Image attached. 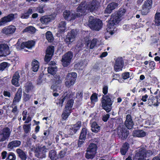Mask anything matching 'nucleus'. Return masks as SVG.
Segmentation results:
<instances>
[{"mask_svg":"<svg viewBox=\"0 0 160 160\" xmlns=\"http://www.w3.org/2000/svg\"><path fill=\"white\" fill-rule=\"evenodd\" d=\"M21 42L20 40H18L16 44L17 48L20 50V49H23L24 48H26V42H22L21 44H20Z\"/></svg>","mask_w":160,"mask_h":160,"instance_id":"nucleus-41","label":"nucleus"},{"mask_svg":"<svg viewBox=\"0 0 160 160\" xmlns=\"http://www.w3.org/2000/svg\"><path fill=\"white\" fill-rule=\"evenodd\" d=\"M31 97V95L29 94H25L23 96V100L24 101L26 102L29 100Z\"/></svg>","mask_w":160,"mask_h":160,"instance_id":"nucleus-55","label":"nucleus"},{"mask_svg":"<svg viewBox=\"0 0 160 160\" xmlns=\"http://www.w3.org/2000/svg\"><path fill=\"white\" fill-rule=\"evenodd\" d=\"M9 47L5 44H0V53L8 52Z\"/></svg>","mask_w":160,"mask_h":160,"instance_id":"nucleus-28","label":"nucleus"},{"mask_svg":"<svg viewBox=\"0 0 160 160\" xmlns=\"http://www.w3.org/2000/svg\"><path fill=\"white\" fill-rule=\"evenodd\" d=\"M82 93L81 92H78L76 94V98L78 99H82Z\"/></svg>","mask_w":160,"mask_h":160,"instance_id":"nucleus-62","label":"nucleus"},{"mask_svg":"<svg viewBox=\"0 0 160 160\" xmlns=\"http://www.w3.org/2000/svg\"><path fill=\"white\" fill-rule=\"evenodd\" d=\"M26 48L30 49L32 48L35 45V42L33 41H28L26 42Z\"/></svg>","mask_w":160,"mask_h":160,"instance_id":"nucleus-43","label":"nucleus"},{"mask_svg":"<svg viewBox=\"0 0 160 160\" xmlns=\"http://www.w3.org/2000/svg\"><path fill=\"white\" fill-rule=\"evenodd\" d=\"M77 77V74L76 72H72L68 73L66 77V78L68 80H73V81L75 82L76 78Z\"/></svg>","mask_w":160,"mask_h":160,"instance_id":"nucleus-26","label":"nucleus"},{"mask_svg":"<svg viewBox=\"0 0 160 160\" xmlns=\"http://www.w3.org/2000/svg\"><path fill=\"white\" fill-rule=\"evenodd\" d=\"M28 112L26 110L23 111L22 113V115L23 116L22 120L25 121L27 117V114Z\"/></svg>","mask_w":160,"mask_h":160,"instance_id":"nucleus-57","label":"nucleus"},{"mask_svg":"<svg viewBox=\"0 0 160 160\" xmlns=\"http://www.w3.org/2000/svg\"><path fill=\"white\" fill-rule=\"evenodd\" d=\"M81 126V122L78 121L75 124L67 126L66 129H67L68 133L70 135H72L79 129Z\"/></svg>","mask_w":160,"mask_h":160,"instance_id":"nucleus-7","label":"nucleus"},{"mask_svg":"<svg viewBox=\"0 0 160 160\" xmlns=\"http://www.w3.org/2000/svg\"><path fill=\"white\" fill-rule=\"evenodd\" d=\"M126 11L124 8L121 9L117 14L111 16L107 25L106 34H110L111 35L114 33L116 26L121 20L122 16L124 14Z\"/></svg>","mask_w":160,"mask_h":160,"instance_id":"nucleus-1","label":"nucleus"},{"mask_svg":"<svg viewBox=\"0 0 160 160\" xmlns=\"http://www.w3.org/2000/svg\"><path fill=\"white\" fill-rule=\"evenodd\" d=\"M85 66V65L84 64L83 62H82L80 63H78L74 66L75 68H78V69H83Z\"/></svg>","mask_w":160,"mask_h":160,"instance_id":"nucleus-44","label":"nucleus"},{"mask_svg":"<svg viewBox=\"0 0 160 160\" xmlns=\"http://www.w3.org/2000/svg\"><path fill=\"white\" fill-rule=\"evenodd\" d=\"M125 125L126 127L129 129H131L133 127L134 123L130 115L128 114L126 116Z\"/></svg>","mask_w":160,"mask_h":160,"instance_id":"nucleus-18","label":"nucleus"},{"mask_svg":"<svg viewBox=\"0 0 160 160\" xmlns=\"http://www.w3.org/2000/svg\"><path fill=\"white\" fill-rule=\"evenodd\" d=\"M109 117V115L108 114L104 115L103 116L102 120L106 122L107 121Z\"/></svg>","mask_w":160,"mask_h":160,"instance_id":"nucleus-63","label":"nucleus"},{"mask_svg":"<svg viewBox=\"0 0 160 160\" xmlns=\"http://www.w3.org/2000/svg\"><path fill=\"white\" fill-rule=\"evenodd\" d=\"M75 83V82L73 81V80H68L66 78V81L65 82V85L68 87H70L71 86L73 85Z\"/></svg>","mask_w":160,"mask_h":160,"instance_id":"nucleus-45","label":"nucleus"},{"mask_svg":"<svg viewBox=\"0 0 160 160\" xmlns=\"http://www.w3.org/2000/svg\"><path fill=\"white\" fill-rule=\"evenodd\" d=\"M118 133L119 137L122 139H126L128 134V132L126 128L121 127L118 128Z\"/></svg>","mask_w":160,"mask_h":160,"instance_id":"nucleus-15","label":"nucleus"},{"mask_svg":"<svg viewBox=\"0 0 160 160\" xmlns=\"http://www.w3.org/2000/svg\"><path fill=\"white\" fill-rule=\"evenodd\" d=\"M98 2L96 0H93L87 5L84 3H81L77 8V16H82L85 12H92L96 10L98 7Z\"/></svg>","mask_w":160,"mask_h":160,"instance_id":"nucleus-2","label":"nucleus"},{"mask_svg":"<svg viewBox=\"0 0 160 160\" xmlns=\"http://www.w3.org/2000/svg\"><path fill=\"white\" fill-rule=\"evenodd\" d=\"M88 25L92 30L99 31L102 28V22L99 19L94 18L92 17H90Z\"/></svg>","mask_w":160,"mask_h":160,"instance_id":"nucleus-3","label":"nucleus"},{"mask_svg":"<svg viewBox=\"0 0 160 160\" xmlns=\"http://www.w3.org/2000/svg\"><path fill=\"white\" fill-rule=\"evenodd\" d=\"M21 142L19 140H14L9 142L7 148L9 151H10L14 148H16L19 146Z\"/></svg>","mask_w":160,"mask_h":160,"instance_id":"nucleus-19","label":"nucleus"},{"mask_svg":"<svg viewBox=\"0 0 160 160\" xmlns=\"http://www.w3.org/2000/svg\"><path fill=\"white\" fill-rule=\"evenodd\" d=\"M154 22L156 26L160 25V13L157 12L154 16Z\"/></svg>","mask_w":160,"mask_h":160,"instance_id":"nucleus-34","label":"nucleus"},{"mask_svg":"<svg viewBox=\"0 0 160 160\" xmlns=\"http://www.w3.org/2000/svg\"><path fill=\"white\" fill-rule=\"evenodd\" d=\"M56 16V15L55 14L44 16L41 18L40 21L42 24L46 25L52 20L54 19Z\"/></svg>","mask_w":160,"mask_h":160,"instance_id":"nucleus-16","label":"nucleus"},{"mask_svg":"<svg viewBox=\"0 0 160 160\" xmlns=\"http://www.w3.org/2000/svg\"><path fill=\"white\" fill-rule=\"evenodd\" d=\"M123 66V62L122 58H118L116 59L114 67L115 71L118 72L122 70Z\"/></svg>","mask_w":160,"mask_h":160,"instance_id":"nucleus-14","label":"nucleus"},{"mask_svg":"<svg viewBox=\"0 0 160 160\" xmlns=\"http://www.w3.org/2000/svg\"><path fill=\"white\" fill-rule=\"evenodd\" d=\"M90 99L92 103L97 102L98 101L97 94L95 93H93L90 97Z\"/></svg>","mask_w":160,"mask_h":160,"instance_id":"nucleus-46","label":"nucleus"},{"mask_svg":"<svg viewBox=\"0 0 160 160\" xmlns=\"http://www.w3.org/2000/svg\"><path fill=\"white\" fill-rule=\"evenodd\" d=\"M44 82L43 80V78H42V76L40 75L37 80V84L38 85H42L43 84Z\"/></svg>","mask_w":160,"mask_h":160,"instance_id":"nucleus-50","label":"nucleus"},{"mask_svg":"<svg viewBox=\"0 0 160 160\" xmlns=\"http://www.w3.org/2000/svg\"><path fill=\"white\" fill-rule=\"evenodd\" d=\"M73 53L71 51H69L63 56L62 62L64 67H67L70 63L73 58Z\"/></svg>","mask_w":160,"mask_h":160,"instance_id":"nucleus-6","label":"nucleus"},{"mask_svg":"<svg viewBox=\"0 0 160 160\" xmlns=\"http://www.w3.org/2000/svg\"><path fill=\"white\" fill-rule=\"evenodd\" d=\"M118 6V4L117 3L112 2L109 4L105 10L104 13H110L112 10L115 9Z\"/></svg>","mask_w":160,"mask_h":160,"instance_id":"nucleus-21","label":"nucleus"},{"mask_svg":"<svg viewBox=\"0 0 160 160\" xmlns=\"http://www.w3.org/2000/svg\"><path fill=\"white\" fill-rule=\"evenodd\" d=\"M97 42V39H94L92 41H88L87 45L90 49H93L95 46Z\"/></svg>","mask_w":160,"mask_h":160,"instance_id":"nucleus-38","label":"nucleus"},{"mask_svg":"<svg viewBox=\"0 0 160 160\" xmlns=\"http://www.w3.org/2000/svg\"><path fill=\"white\" fill-rule=\"evenodd\" d=\"M152 5V0H147L142 6L141 12L143 15H146L149 12Z\"/></svg>","mask_w":160,"mask_h":160,"instance_id":"nucleus-9","label":"nucleus"},{"mask_svg":"<svg viewBox=\"0 0 160 160\" xmlns=\"http://www.w3.org/2000/svg\"><path fill=\"white\" fill-rule=\"evenodd\" d=\"M58 27V32L59 33H61L64 32L66 28L65 22L64 21L61 22L59 23Z\"/></svg>","mask_w":160,"mask_h":160,"instance_id":"nucleus-29","label":"nucleus"},{"mask_svg":"<svg viewBox=\"0 0 160 160\" xmlns=\"http://www.w3.org/2000/svg\"><path fill=\"white\" fill-rule=\"evenodd\" d=\"M83 45L80 43L79 44V45H78L76 46L75 49L78 51H79L81 49Z\"/></svg>","mask_w":160,"mask_h":160,"instance_id":"nucleus-59","label":"nucleus"},{"mask_svg":"<svg viewBox=\"0 0 160 160\" xmlns=\"http://www.w3.org/2000/svg\"><path fill=\"white\" fill-rule=\"evenodd\" d=\"M55 64L54 62H50V64L52 65L48 67V73H50L52 75H53L56 73L57 69Z\"/></svg>","mask_w":160,"mask_h":160,"instance_id":"nucleus-23","label":"nucleus"},{"mask_svg":"<svg viewBox=\"0 0 160 160\" xmlns=\"http://www.w3.org/2000/svg\"><path fill=\"white\" fill-rule=\"evenodd\" d=\"M91 129L92 132H98L100 130V127L95 122H93L91 124Z\"/></svg>","mask_w":160,"mask_h":160,"instance_id":"nucleus-32","label":"nucleus"},{"mask_svg":"<svg viewBox=\"0 0 160 160\" xmlns=\"http://www.w3.org/2000/svg\"><path fill=\"white\" fill-rule=\"evenodd\" d=\"M73 103V100H70L68 101L66 105L65 109L70 111L72 107Z\"/></svg>","mask_w":160,"mask_h":160,"instance_id":"nucleus-37","label":"nucleus"},{"mask_svg":"<svg viewBox=\"0 0 160 160\" xmlns=\"http://www.w3.org/2000/svg\"><path fill=\"white\" fill-rule=\"evenodd\" d=\"M49 157L52 160H56L58 158V156L56 154V152L54 150H51L49 153Z\"/></svg>","mask_w":160,"mask_h":160,"instance_id":"nucleus-39","label":"nucleus"},{"mask_svg":"<svg viewBox=\"0 0 160 160\" xmlns=\"http://www.w3.org/2000/svg\"><path fill=\"white\" fill-rule=\"evenodd\" d=\"M32 70L34 72H37L39 67V62L37 60H34L32 62Z\"/></svg>","mask_w":160,"mask_h":160,"instance_id":"nucleus-31","label":"nucleus"},{"mask_svg":"<svg viewBox=\"0 0 160 160\" xmlns=\"http://www.w3.org/2000/svg\"><path fill=\"white\" fill-rule=\"evenodd\" d=\"M14 18V15L10 14L7 16L4 17L0 20V27L4 25L8 22H10Z\"/></svg>","mask_w":160,"mask_h":160,"instance_id":"nucleus-17","label":"nucleus"},{"mask_svg":"<svg viewBox=\"0 0 160 160\" xmlns=\"http://www.w3.org/2000/svg\"><path fill=\"white\" fill-rule=\"evenodd\" d=\"M76 35V32L74 30L68 32L65 39L66 43L68 45L71 44L75 40Z\"/></svg>","mask_w":160,"mask_h":160,"instance_id":"nucleus-10","label":"nucleus"},{"mask_svg":"<svg viewBox=\"0 0 160 160\" xmlns=\"http://www.w3.org/2000/svg\"><path fill=\"white\" fill-rule=\"evenodd\" d=\"M65 152L64 151H61L60 152L58 153V158H61L64 157V155H65Z\"/></svg>","mask_w":160,"mask_h":160,"instance_id":"nucleus-58","label":"nucleus"},{"mask_svg":"<svg viewBox=\"0 0 160 160\" xmlns=\"http://www.w3.org/2000/svg\"><path fill=\"white\" fill-rule=\"evenodd\" d=\"M11 130L8 128H4L0 133V142L8 139L10 136Z\"/></svg>","mask_w":160,"mask_h":160,"instance_id":"nucleus-8","label":"nucleus"},{"mask_svg":"<svg viewBox=\"0 0 160 160\" xmlns=\"http://www.w3.org/2000/svg\"><path fill=\"white\" fill-rule=\"evenodd\" d=\"M16 151L18 154L19 157L22 160H26L27 158V156L25 153L23 152L21 149L18 148L16 149Z\"/></svg>","mask_w":160,"mask_h":160,"instance_id":"nucleus-30","label":"nucleus"},{"mask_svg":"<svg viewBox=\"0 0 160 160\" xmlns=\"http://www.w3.org/2000/svg\"><path fill=\"white\" fill-rule=\"evenodd\" d=\"M97 147L94 143H91L89 145L86 154V157L87 159H91L93 158L96 153Z\"/></svg>","mask_w":160,"mask_h":160,"instance_id":"nucleus-5","label":"nucleus"},{"mask_svg":"<svg viewBox=\"0 0 160 160\" xmlns=\"http://www.w3.org/2000/svg\"><path fill=\"white\" fill-rule=\"evenodd\" d=\"M46 37L47 39L49 42H52L54 39V38L52 32L50 31H48L46 33Z\"/></svg>","mask_w":160,"mask_h":160,"instance_id":"nucleus-36","label":"nucleus"},{"mask_svg":"<svg viewBox=\"0 0 160 160\" xmlns=\"http://www.w3.org/2000/svg\"><path fill=\"white\" fill-rule=\"evenodd\" d=\"M112 103L110 96L106 95L103 96L102 98V104L103 108L107 112H109L111 110V106Z\"/></svg>","mask_w":160,"mask_h":160,"instance_id":"nucleus-4","label":"nucleus"},{"mask_svg":"<svg viewBox=\"0 0 160 160\" xmlns=\"http://www.w3.org/2000/svg\"><path fill=\"white\" fill-rule=\"evenodd\" d=\"M70 112V111H68L67 110H65L63 113L62 114V117L64 120H66L69 116Z\"/></svg>","mask_w":160,"mask_h":160,"instance_id":"nucleus-49","label":"nucleus"},{"mask_svg":"<svg viewBox=\"0 0 160 160\" xmlns=\"http://www.w3.org/2000/svg\"><path fill=\"white\" fill-rule=\"evenodd\" d=\"M122 78L124 79H126L129 77V73L128 72H126L122 74Z\"/></svg>","mask_w":160,"mask_h":160,"instance_id":"nucleus-56","label":"nucleus"},{"mask_svg":"<svg viewBox=\"0 0 160 160\" xmlns=\"http://www.w3.org/2000/svg\"><path fill=\"white\" fill-rule=\"evenodd\" d=\"M148 97V95L147 94H145V95L142 96L141 100L143 102H145L147 101Z\"/></svg>","mask_w":160,"mask_h":160,"instance_id":"nucleus-61","label":"nucleus"},{"mask_svg":"<svg viewBox=\"0 0 160 160\" xmlns=\"http://www.w3.org/2000/svg\"><path fill=\"white\" fill-rule=\"evenodd\" d=\"M16 30L15 26L11 25L3 28L2 30V32L5 35H9L14 33Z\"/></svg>","mask_w":160,"mask_h":160,"instance_id":"nucleus-12","label":"nucleus"},{"mask_svg":"<svg viewBox=\"0 0 160 160\" xmlns=\"http://www.w3.org/2000/svg\"><path fill=\"white\" fill-rule=\"evenodd\" d=\"M33 89V86L31 83H27L25 87V91L27 92H28L31 91Z\"/></svg>","mask_w":160,"mask_h":160,"instance_id":"nucleus-42","label":"nucleus"},{"mask_svg":"<svg viewBox=\"0 0 160 160\" xmlns=\"http://www.w3.org/2000/svg\"><path fill=\"white\" fill-rule=\"evenodd\" d=\"M8 63L6 62H3L0 64V70L2 71L8 66Z\"/></svg>","mask_w":160,"mask_h":160,"instance_id":"nucleus-54","label":"nucleus"},{"mask_svg":"<svg viewBox=\"0 0 160 160\" xmlns=\"http://www.w3.org/2000/svg\"><path fill=\"white\" fill-rule=\"evenodd\" d=\"M133 136L138 137H143L146 135V133L142 130H135L133 131Z\"/></svg>","mask_w":160,"mask_h":160,"instance_id":"nucleus-27","label":"nucleus"},{"mask_svg":"<svg viewBox=\"0 0 160 160\" xmlns=\"http://www.w3.org/2000/svg\"><path fill=\"white\" fill-rule=\"evenodd\" d=\"M87 133V129L85 128H83L79 137V139H84L86 138Z\"/></svg>","mask_w":160,"mask_h":160,"instance_id":"nucleus-40","label":"nucleus"},{"mask_svg":"<svg viewBox=\"0 0 160 160\" xmlns=\"http://www.w3.org/2000/svg\"><path fill=\"white\" fill-rule=\"evenodd\" d=\"M67 97L65 96L63 98H60L58 101L56 103L58 106L62 107V103L64 101V100Z\"/></svg>","mask_w":160,"mask_h":160,"instance_id":"nucleus-52","label":"nucleus"},{"mask_svg":"<svg viewBox=\"0 0 160 160\" xmlns=\"http://www.w3.org/2000/svg\"><path fill=\"white\" fill-rule=\"evenodd\" d=\"M54 52V47L52 46H49L46 51V55L45 57V61L48 62L50 60Z\"/></svg>","mask_w":160,"mask_h":160,"instance_id":"nucleus-13","label":"nucleus"},{"mask_svg":"<svg viewBox=\"0 0 160 160\" xmlns=\"http://www.w3.org/2000/svg\"><path fill=\"white\" fill-rule=\"evenodd\" d=\"M129 147V144L126 142L125 143L122 148L121 149L120 152L121 154L122 155H125L126 152L128 151Z\"/></svg>","mask_w":160,"mask_h":160,"instance_id":"nucleus-33","label":"nucleus"},{"mask_svg":"<svg viewBox=\"0 0 160 160\" xmlns=\"http://www.w3.org/2000/svg\"><path fill=\"white\" fill-rule=\"evenodd\" d=\"M29 15V14L27 12H26L22 15L21 18L23 19H26L28 18Z\"/></svg>","mask_w":160,"mask_h":160,"instance_id":"nucleus-64","label":"nucleus"},{"mask_svg":"<svg viewBox=\"0 0 160 160\" xmlns=\"http://www.w3.org/2000/svg\"><path fill=\"white\" fill-rule=\"evenodd\" d=\"M47 149L45 146L37 148L35 151V155L38 158H42L45 157Z\"/></svg>","mask_w":160,"mask_h":160,"instance_id":"nucleus-11","label":"nucleus"},{"mask_svg":"<svg viewBox=\"0 0 160 160\" xmlns=\"http://www.w3.org/2000/svg\"><path fill=\"white\" fill-rule=\"evenodd\" d=\"M11 60L12 63L14 65L18 63L19 62V59L18 57H12Z\"/></svg>","mask_w":160,"mask_h":160,"instance_id":"nucleus-53","label":"nucleus"},{"mask_svg":"<svg viewBox=\"0 0 160 160\" xmlns=\"http://www.w3.org/2000/svg\"><path fill=\"white\" fill-rule=\"evenodd\" d=\"M22 91L21 89H18V92L15 94V97L13 99V102H19L22 96Z\"/></svg>","mask_w":160,"mask_h":160,"instance_id":"nucleus-25","label":"nucleus"},{"mask_svg":"<svg viewBox=\"0 0 160 160\" xmlns=\"http://www.w3.org/2000/svg\"><path fill=\"white\" fill-rule=\"evenodd\" d=\"M160 103V100H158L156 98L153 97L148 99V104L149 106H158Z\"/></svg>","mask_w":160,"mask_h":160,"instance_id":"nucleus-22","label":"nucleus"},{"mask_svg":"<svg viewBox=\"0 0 160 160\" xmlns=\"http://www.w3.org/2000/svg\"><path fill=\"white\" fill-rule=\"evenodd\" d=\"M20 78L19 73L18 72H16L13 75L12 79V83L13 85L16 87L19 86L18 80Z\"/></svg>","mask_w":160,"mask_h":160,"instance_id":"nucleus-24","label":"nucleus"},{"mask_svg":"<svg viewBox=\"0 0 160 160\" xmlns=\"http://www.w3.org/2000/svg\"><path fill=\"white\" fill-rule=\"evenodd\" d=\"M16 156L15 154L12 152H10L8 155L7 160H15Z\"/></svg>","mask_w":160,"mask_h":160,"instance_id":"nucleus-48","label":"nucleus"},{"mask_svg":"<svg viewBox=\"0 0 160 160\" xmlns=\"http://www.w3.org/2000/svg\"><path fill=\"white\" fill-rule=\"evenodd\" d=\"M31 124H24L23 126V128L24 131L26 133L29 132L31 130Z\"/></svg>","mask_w":160,"mask_h":160,"instance_id":"nucleus-47","label":"nucleus"},{"mask_svg":"<svg viewBox=\"0 0 160 160\" xmlns=\"http://www.w3.org/2000/svg\"><path fill=\"white\" fill-rule=\"evenodd\" d=\"M108 91V87L107 86H104L102 88V92L104 94H106Z\"/></svg>","mask_w":160,"mask_h":160,"instance_id":"nucleus-60","label":"nucleus"},{"mask_svg":"<svg viewBox=\"0 0 160 160\" xmlns=\"http://www.w3.org/2000/svg\"><path fill=\"white\" fill-rule=\"evenodd\" d=\"M54 78V80L56 85L61 83L62 80L60 79V77L59 75H56Z\"/></svg>","mask_w":160,"mask_h":160,"instance_id":"nucleus-51","label":"nucleus"},{"mask_svg":"<svg viewBox=\"0 0 160 160\" xmlns=\"http://www.w3.org/2000/svg\"><path fill=\"white\" fill-rule=\"evenodd\" d=\"M63 16L65 19L68 20L74 19L76 18L75 14L68 10H66L64 12Z\"/></svg>","mask_w":160,"mask_h":160,"instance_id":"nucleus-20","label":"nucleus"},{"mask_svg":"<svg viewBox=\"0 0 160 160\" xmlns=\"http://www.w3.org/2000/svg\"><path fill=\"white\" fill-rule=\"evenodd\" d=\"M36 31V29L34 27L30 26L26 28L23 30V32H28L32 33H34Z\"/></svg>","mask_w":160,"mask_h":160,"instance_id":"nucleus-35","label":"nucleus"}]
</instances>
